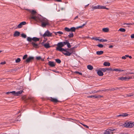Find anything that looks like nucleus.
Returning a JSON list of instances; mask_svg holds the SVG:
<instances>
[{
    "mask_svg": "<svg viewBox=\"0 0 134 134\" xmlns=\"http://www.w3.org/2000/svg\"><path fill=\"white\" fill-rule=\"evenodd\" d=\"M29 12L31 13L29 17L30 19L40 21L41 23V26L43 27H45L47 25H49L48 20L46 18L37 16L36 12L35 10H29Z\"/></svg>",
    "mask_w": 134,
    "mask_h": 134,
    "instance_id": "nucleus-1",
    "label": "nucleus"
},
{
    "mask_svg": "<svg viewBox=\"0 0 134 134\" xmlns=\"http://www.w3.org/2000/svg\"><path fill=\"white\" fill-rule=\"evenodd\" d=\"M57 47L56 48V50H58L62 52H63V50H64V49L62 48V47L64 46L62 42L58 43L57 44Z\"/></svg>",
    "mask_w": 134,
    "mask_h": 134,
    "instance_id": "nucleus-2",
    "label": "nucleus"
},
{
    "mask_svg": "<svg viewBox=\"0 0 134 134\" xmlns=\"http://www.w3.org/2000/svg\"><path fill=\"white\" fill-rule=\"evenodd\" d=\"M134 126V122H126L124 124V126L126 127L131 128Z\"/></svg>",
    "mask_w": 134,
    "mask_h": 134,
    "instance_id": "nucleus-3",
    "label": "nucleus"
},
{
    "mask_svg": "<svg viewBox=\"0 0 134 134\" xmlns=\"http://www.w3.org/2000/svg\"><path fill=\"white\" fill-rule=\"evenodd\" d=\"M41 35L44 38L47 36L49 37L52 36V33H51L49 31L47 30L45 31L43 35Z\"/></svg>",
    "mask_w": 134,
    "mask_h": 134,
    "instance_id": "nucleus-4",
    "label": "nucleus"
},
{
    "mask_svg": "<svg viewBox=\"0 0 134 134\" xmlns=\"http://www.w3.org/2000/svg\"><path fill=\"white\" fill-rule=\"evenodd\" d=\"M76 29V28L73 27H71L70 29H69L67 27H66L64 28V30L66 31H71V32H75Z\"/></svg>",
    "mask_w": 134,
    "mask_h": 134,
    "instance_id": "nucleus-5",
    "label": "nucleus"
},
{
    "mask_svg": "<svg viewBox=\"0 0 134 134\" xmlns=\"http://www.w3.org/2000/svg\"><path fill=\"white\" fill-rule=\"evenodd\" d=\"M115 130L113 128L109 129H107L104 132V134H110L111 133H113L112 131Z\"/></svg>",
    "mask_w": 134,
    "mask_h": 134,
    "instance_id": "nucleus-6",
    "label": "nucleus"
},
{
    "mask_svg": "<svg viewBox=\"0 0 134 134\" xmlns=\"http://www.w3.org/2000/svg\"><path fill=\"white\" fill-rule=\"evenodd\" d=\"M92 8L93 10L98 9H105L107 10H108L109 9L108 8H106V7L105 6H102L100 5H98L94 7H93Z\"/></svg>",
    "mask_w": 134,
    "mask_h": 134,
    "instance_id": "nucleus-7",
    "label": "nucleus"
},
{
    "mask_svg": "<svg viewBox=\"0 0 134 134\" xmlns=\"http://www.w3.org/2000/svg\"><path fill=\"white\" fill-rule=\"evenodd\" d=\"M34 59V57H33L30 56L28 57L24 61V62L26 63H27L30 62L31 61Z\"/></svg>",
    "mask_w": 134,
    "mask_h": 134,
    "instance_id": "nucleus-8",
    "label": "nucleus"
},
{
    "mask_svg": "<svg viewBox=\"0 0 134 134\" xmlns=\"http://www.w3.org/2000/svg\"><path fill=\"white\" fill-rule=\"evenodd\" d=\"M23 92V91L22 90L20 91L17 92H16L15 91H12L13 94L15 96H19L20 94H21Z\"/></svg>",
    "mask_w": 134,
    "mask_h": 134,
    "instance_id": "nucleus-9",
    "label": "nucleus"
},
{
    "mask_svg": "<svg viewBox=\"0 0 134 134\" xmlns=\"http://www.w3.org/2000/svg\"><path fill=\"white\" fill-rule=\"evenodd\" d=\"M131 78V77H119L118 78V79L119 80H121V81H127Z\"/></svg>",
    "mask_w": 134,
    "mask_h": 134,
    "instance_id": "nucleus-10",
    "label": "nucleus"
},
{
    "mask_svg": "<svg viewBox=\"0 0 134 134\" xmlns=\"http://www.w3.org/2000/svg\"><path fill=\"white\" fill-rule=\"evenodd\" d=\"M67 49H65L64 50H63V51H64L65 52L63 53L64 55L66 56H70L71 55V53L67 51Z\"/></svg>",
    "mask_w": 134,
    "mask_h": 134,
    "instance_id": "nucleus-11",
    "label": "nucleus"
},
{
    "mask_svg": "<svg viewBox=\"0 0 134 134\" xmlns=\"http://www.w3.org/2000/svg\"><path fill=\"white\" fill-rule=\"evenodd\" d=\"M31 44L34 47L36 48H38L39 47L38 44L36 43V42H32Z\"/></svg>",
    "mask_w": 134,
    "mask_h": 134,
    "instance_id": "nucleus-12",
    "label": "nucleus"
},
{
    "mask_svg": "<svg viewBox=\"0 0 134 134\" xmlns=\"http://www.w3.org/2000/svg\"><path fill=\"white\" fill-rule=\"evenodd\" d=\"M26 24V22L25 21L22 22L18 25L17 27L19 28H21L22 27L23 25H25Z\"/></svg>",
    "mask_w": 134,
    "mask_h": 134,
    "instance_id": "nucleus-13",
    "label": "nucleus"
},
{
    "mask_svg": "<svg viewBox=\"0 0 134 134\" xmlns=\"http://www.w3.org/2000/svg\"><path fill=\"white\" fill-rule=\"evenodd\" d=\"M48 64L49 65L52 67H54L55 66V64L53 62L49 61Z\"/></svg>",
    "mask_w": 134,
    "mask_h": 134,
    "instance_id": "nucleus-14",
    "label": "nucleus"
},
{
    "mask_svg": "<svg viewBox=\"0 0 134 134\" xmlns=\"http://www.w3.org/2000/svg\"><path fill=\"white\" fill-rule=\"evenodd\" d=\"M20 35V33L18 31H15L13 35L14 37H18Z\"/></svg>",
    "mask_w": 134,
    "mask_h": 134,
    "instance_id": "nucleus-15",
    "label": "nucleus"
},
{
    "mask_svg": "<svg viewBox=\"0 0 134 134\" xmlns=\"http://www.w3.org/2000/svg\"><path fill=\"white\" fill-rule=\"evenodd\" d=\"M50 100L51 101L54 103H57L59 102V101L57 99L52 98H51L50 99Z\"/></svg>",
    "mask_w": 134,
    "mask_h": 134,
    "instance_id": "nucleus-16",
    "label": "nucleus"
},
{
    "mask_svg": "<svg viewBox=\"0 0 134 134\" xmlns=\"http://www.w3.org/2000/svg\"><path fill=\"white\" fill-rule=\"evenodd\" d=\"M39 40L40 39L39 38L36 37H34L32 38V41H33V42H36L37 41H39Z\"/></svg>",
    "mask_w": 134,
    "mask_h": 134,
    "instance_id": "nucleus-17",
    "label": "nucleus"
},
{
    "mask_svg": "<svg viewBox=\"0 0 134 134\" xmlns=\"http://www.w3.org/2000/svg\"><path fill=\"white\" fill-rule=\"evenodd\" d=\"M43 46L46 48H49L51 47V46H49V43H45L44 44Z\"/></svg>",
    "mask_w": 134,
    "mask_h": 134,
    "instance_id": "nucleus-18",
    "label": "nucleus"
},
{
    "mask_svg": "<svg viewBox=\"0 0 134 134\" xmlns=\"http://www.w3.org/2000/svg\"><path fill=\"white\" fill-rule=\"evenodd\" d=\"M97 74L100 76H102L103 75V72L100 70H98L97 71Z\"/></svg>",
    "mask_w": 134,
    "mask_h": 134,
    "instance_id": "nucleus-19",
    "label": "nucleus"
},
{
    "mask_svg": "<svg viewBox=\"0 0 134 134\" xmlns=\"http://www.w3.org/2000/svg\"><path fill=\"white\" fill-rule=\"evenodd\" d=\"M74 35L73 33L72 32H71L67 36L68 38H71L73 37H74Z\"/></svg>",
    "mask_w": 134,
    "mask_h": 134,
    "instance_id": "nucleus-20",
    "label": "nucleus"
},
{
    "mask_svg": "<svg viewBox=\"0 0 134 134\" xmlns=\"http://www.w3.org/2000/svg\"><path fill=\"white\" fill-rule=\"evenodd\" d=\"M103 65L105 66H109L110 65V63L108 62H105L104 63Z\"/></svg>",
    "mask_w": 134,
    "mask_h": 134,
    "instance_id": "nucleus-21",
    "label": "nucleus"
},
{
    "mask_svg": "<svg viewBox=\"0 0 134 134\" xmlns=\"http://www.w3.org/2000/svg\"><path fill=\"white\" fill-rule=\"evenodd\" d=\"M103 51H100L97 52L96 54L98 55H101L103 53Z\"/></svg>",
    "mask_w": 134,
    "mask_h": 134,
    "instance_id": "nucleus-22",
    "label": "nucleus"
},
{
    "mask_svg": "<svg viewBox=\"0 0 134 134\" xmlns=\"http://www.w3.org/2000/svg\"><path fill=\"white\" fill-rule=\"evenodd\" d=\"M87 68L88 69L90 70H91L93 69V67L90 65H88L87 66Z\"/></svg>",
    "mask_w": 134,
    "mask_h": 134,
    "instance_id": "nucleus-23",
    "label": "nucleus"
},
{
    "mask_svg": "<svg viewBox=\"0 0 134 134\" xmlns=\"http://www.w3.org/2000/svg\"><path fill=\"white\" fill-rule=\"evenodd\" d=\"M103 31L105 32H107L109 31V29L107 28H104L102 29Z\"/></svg>",
    "mask_w": 134,
    "mask_h": 134,
    "instance_id": "nucleus-24",
    "label": "nucleus"
},
{
    "mask_svg": "<svg viewBox=\"0 0 134 134\" xmlns=\"http://www.w3.org/2000/svg\"><path fill=\"white\" fill-rule=\"evenodd\" d=\"M27 40L29 42H31L32 41V38L28 37L27 38Z\"/></svg>",
    "mask_w": 134,
    "mask_h": 134,
    "instance_id": "nucleus-25",
    "label": "nucleus"
},
{
    "mask_svg": "<svg viewBox=\"0 0 134 134\" xmlns=\"http://www.w3.org/2000/svg\"><path fill=\"white\" fill-rule=\"evenodd\" d=\"M124 70H121V69H114L113 70V71H119V72H122L124 71Z\"/></svg>",
    "mask_w": 134,
    "mask_h": 134,
    "instance_id": "nucleus-26",
    "label": "nucleus"
},
{
    "mask_svg": "<svg viewBox=\"0 0 134 134\" xmlns=\"http://www.w3.org/2000/svg\"><path fill=\"white\" fill-rule=\"evenodd\" d=\"M69 51V52L71 53V54L72 53H73L74 52L73 48H71V49H68Z\"/></svg>",
    "mask_w": 134,
    "mask_h": 134,
    "instance_id": "nucleus-27",
    "label": "nucleus"
},
{
    "mask_svg": "<svg viewBox=\"0 0 134 134\" xmlns=\"http://www.w3.org/2000/svg\"><path fill=\"white\" fill-rule=\"evenodd\" d=\"M36 58L37 60H39L41 59L42 61L44 60V59H42L41 58L40 56L37 57Z\"/></svg>",
    "mask_w": 134,
    "mask_h": 134,
    "instance_id": "nucleus-28",
    "label": "nucleus"
},
{
    "mask_svg": "<svg viewBox=\"0 0 134 134\" xmlns=\"http://www.w3.org/2000/svg\"><path fill=\"white\" fill-rule=\"evenodd\" d=\"M55 61L56 62L59 64H60L61 62V60L59 59H55Z\"/></svg>",
    "mask_w": 134,
    "mask_h": 134,
    "instance_id": "nucleus-29",
    "label": "nucleus"
},
{
    "mask_svg": "<svg viewBox=\"0 0 134 134\" xmlns=\"http://www.w3.org/2000/svg\"><path fill=\"white\" fill-rule=\"evenodd\" d=\"M86 23L83 24L82 26H80L78 27H77L76 28V29H78L79 28H82L84 26H85L86 24Z\"/></svg>",
    "mask_w": 134,
    "mask_h": 134,
    "instance_id": "nucleus-30",
    "label": "nucleus"
},
{
    "mask_svg": "<svg viewBox=\"0 0 134 134\" xmlns=\"http://www.w3.org/2000/svg\"><path fill=\"white\" fill-rule=\"evenodd\" d=\"M119 31L122 32H125V31L126 30L124 28H120L119 30Z\"/></svg>",
    "mask_w": 134,
    "mask_h": 134,
    "instance_id": "nucleus-31",
    "label": "nucleus"
},
{
    "mask_svg": "<svg viewBox=\"0 0 134 134\" xmlns=\"http://www.w3.org/2000/svg\"><path fill=\"white\" fill-rule=\"evenodd\" d=\"M21 36L24 38H25L27 36L26 34H21Z\"/></svg>",
    "mask_w": 134,
    "mask_h": 134,
    "instance_id": "nucleus-32",
    "label": "nucleus"
},
{
    "mask_svg": "<svg viewBox=\"0 0 134 134\" xmlns=\"http://www.w3.org/2000/svg\"><path fill=\"white\" fill-rule=\"evenodd\" d=\"M21 61L20 58H18L15 60V62L16 63H18L20 62Z\"/></svg>",
    "mask_w": 134,
    "mask_h": 134,
    "instance_id": "nucleus-33",
    "label": "nucleus"
},
{
    "mask_svg": "<svg viewBox=\"0 0 134 134\" xmlns=\"http://www.w3.org/2000/svg\"><path fill=\"white\" fill-rule=\"evenodd\" d=\"M99 41L101 42H106L107 41V40L104 39H99Z\"/></svg>",
    "mask_w": 134,
    "mask_h": 134,
    "instance_id": "nucleus-34",
    "label": "nucleus"
},
{
    "mask_svg": "<svg viewBox=\"0 0 134 134\" xmlns=\"http://www.w3.org/2000/svg\"><path fill=\"white\" fill-rule=\"evenodd\" d=\"M54 33L56 35H57V34H63V32L61 31H58L57 32H54Z\"/></svg>",
    "mask_w": 134,
    "mask_h": 134,
    "instance_id": "nucleus-35",
    "label": "nucleus"
},
{
    "mask_svg": "<svg viewBox=\"0 0 134 134\" xmlns=\"http://www.w3.org/2000/svg\"><path fill=\"white\" fill-rule=\"evenodd\" d=\"M28 55L27 54H25L24 55L23 58V59H25L26 58H27V57Z\"/></svg>",
    "mask_w": 134,
    "mask_h": 134,
    "instance_id": "nucleus-36",
    "label": "nucleus"
},
{
    "mask_svg": "<svg viewBox=\"0 0 134 134\" xmlns=\"http://www.w3.org/2000/svg\"><path fill=\"white\" fill-rule=\"evenodd\" d=\"M126 97H130L133 96V94L132 93H131L128 94H126Z\"/></svg>",
    "mask_w": 134,
    "mask_h": 134,
    "instance_id": "nucleus-37",
    "label": "nucleus"
},
{
    "mask_svg": "<svg viewBox=\"0 0 134 134\" xmlns=\"http://www.w3.org/2000/svg\"><path fill=\"white\" fill-rule=\"evenodd\" d=\"M62 42L63 43V44H64V46L65 45L67 44L69 42L67 41H66L65 42Z\"/></svg>",
    "mask_w": 134,
    "mask_h": 134,
    "instance_id": "nucleus-38",
    "label": "nucleus"
},
{
    "mask_svg": "<svg viewBox=\"0 0 134 134\" xmlns=\"http://www.w3.org/2000/svg\"><path fill=\"white\" fill-rule=\"evenodd\" d=\"M128 114L126 113H123L122 114V116L123 117H126L128 116Z\"/></svg>",
    "mask_w": 134,
    "mask_h": 134,
    "instance_id": "nucleus-39",
    "label": "nucleus"
},
{
    "mask_svg": "<svg viewBox=\"0 0 134 134\" xmlns=\"http://www.w3.org/2000/svg\"><path fill=\"white\" fill-rule=\"evenodd\" d=\"M88 97L89 98H93V97H94L95 98H97L98 97L96 96H89Z\"/></svg>",
    "mask_w": 134,
    "mask_h": 134,
    "instance_id": "nucleus-40",
    "label": "nucleus"
},
{
    "mask_svg": "<svg viewBox=\"0 0 134 134\" xmlns=\"http://www.w3.org/2000/svg\"><path fill=\"white\" fill-rule=\"evenodd\" d=\"M97 46L99 48H102L103 47V45L101 44H98Z\"/></svg>",
    "mask_w": 134,
    "mask_h": 134,
    "instance_id": "nucleus-41",
    "label": "nucleus"
},
{
    "mask_svg": "<svg viewBox=\"0 0 134 134\" xmlns=\"http://www.w3.org/2000/svg\"><path fill=\"white\" fill-rule=\"evenodd\" d=\"M107 71H113V70L111 68H107Z\"/></svg>",
    "mask_w": 134,
    "mask_h": 134,
    "instance_id": "nucleus-42",
    "label": "nucleus"
},
{
    "mask_svg": "<svg viewBox=\"0 0 134 134\" xmlns=\"http://www.w3.org/2000/svg\"><path fill=\"white\" fill-rule=\"evenodd\" d=\"M26 97L25 96H24L22 98L23 100H24L26 102H27L26 100Z\"/></svg>",
    "mask_w": 134,
    "mask_h": 134,
    "instance_id": "nucleus-43",
    "label": "nucleus"
},
{
    "mask_svg": "<svg viewBox=\"0 0 134 134\" xmlns=\"http://www.w3.org/2000/svg\"><path fill=\"white\" fill-rule=\"evenodd\" d=\"M81 124H82L85 127H86V128H88V129L89 128L88 127L87 125H85V124H83L81 123Z\"/></svg>",
    "mask_w": 134,
    "mask_h": 134,
    "instance_id": "nucleus-44",
    "label": "nucleus"
},
{
    "mask_svg": "<svg viewBox=\"0 0 134 134\" xmlns=\"http://www.w3.org/2000/svg\"><path fill=\"white\" fill-rule=\"evenodd\" d=\"M107 68H102L101 69V70L103 71L104 72H105L106 71H107Z\"/></svg>",
    "mask_w": 134,
    "mask_h": 134,
    "instance_id": "nucleus-45",
    "label": "nucleus"
},
{
    "mask_svg": "<svg viewBox=\"0 0 134 134\" xmlns=\"http://www.w3.org/2000/svg\"><path fill=\"white\" fill-rule=\"evenodd\" d=\"M75 73H76V74H79L81 75L82 74V73H80L78 71H75Z\"/></svg>",
    "mask_w": 134,
    "mask_h": 134,
    "instance_id": "nucleus-46",
    "label": "nucleus"
},
{
    "mask_svg": "<svg viewBox=\"0 0 134 134\" xmlns=\"http://www.w3.org/2000/svg\"><path fill=\"white\" fill-rule=\"evenodd\" d=\"M67 44V46L68 47V48H70L71 47V46L70 45V43H69V42H68V44Z\"/></svg>",
    "mask_w": 134,
    "mask_h": 134,
    "instance_id": "nucleus-47",
    "label": "nucleus"
},
{
    "mask_svg": "<svg viewBox=\"0 0 134 134\" xmlns=\"http://www.w3.org/2000/svg\"><path fill=\"white\" fill-rule=\"evenodd\" d=\"M92 39L94 40H96V41L99 40V39L96 38H95L93 37H92Z\"/></svg>",
    "mask_w": 134,
    "mask_h": 134,
    "instance_id": "nucleus-48",
    "label": "nucleus"
},
{
    "mask_svg": "<svg viewBox=\"0 0 134 134\" xmlns=\"http://www.w3.org/2000/svg\"><path fill=\"white\" fill-rule=\"evenodd\" d=\"M131 38L132 39L134 38V34H132L131 36Z\"/></svg>",
    "mask_w": 134,
    "mask_h": 134,
    "instance_id": "nucleus-49",
    "label": "nucleus"
},
{
    "mask_svg": "<svg viewBox=\"0 0 134 134\" xmlns=\"http://www.w3.org/2000/svg\"><path fill=\"white\" fill-rule=\"evenodd\" d=\"M12 93L13 94V93L12 92H12H7L6 93V94H9V93Z\"/></svg>",
    "mask_w": 134,
    "mask_h": 134,
    "instance_id": "nucleus-50",
    "label": "nucleus"
},
{
    "mask_svg": "<svg viewBox=\"0 0 134 134\" xmlns=\"http://www.w3.org/2000/svg\"><path fill=\"white\" fill-rule=\"evenodd\" d=\"M122 59H125L126 58L125 57V56H124L122 57Z\"/></svg>",
    "mask_w": 134,
    "mask_h": 134,
    "instance_id": "nucleus-51",
    "label": "nucleus"
},
{
    "mask_svg": "<svg viewBox=\"0 0 134 134\" xmlns=\"http://www.w3.org/2000/svg\"><path fill=\"white\" fill-rule=\"evenodd\" d=\"M124 24V25L126 24V25H131L132 24L129 23H125Z\"/></svg>",
    "mask_w": 134,
    "mask_h": 134,
    "instance_id": "nucleus-52",
    "label": "nucleus"
},
{
    "mask_svg": "<svg viewBox=\"0 0 134 134\" xmlns=\"http://www.w3.org/2000/svg\"><path fill=\"white\" fill-rule=\"evenodd\" d=\"M78 18V16H76L74 19V20H75L77 18Z\"/></svg>",
    "mask_w": 134,
    "mask_h": 134,
    "instance_id": "nucleus-53",
    "label": "nucleus"
},
{
    "mask_svg": "<svg viewBox=\"0 0 134 134\" xmlns=\"http://www.w3.org/2000/svg\"><path fill=\"white\" fill-rule=\"evenodd\" d=\"M113 47V46L112 45H110L109 46V48H111Z\"/></svg>",
    "mask_w": 134,
    "mask_h": 134,
    "instance_id": "nucleus-54",
    "label": "nucleus"
},
{
    "mask_svg": "<svg viewBox=\"0 0 134 134\" xmlns=\"http://www.w3.org/2000/svg\"><path fill=\"white\" fill-rule=\"evenodd\" d=\"M5 62H1V64H5Z\"/></svg>",
    "mask_w": 134,
    "mask_h": 134,
    "instance_id": "nucleus-55",
    "label": "nucleus"
},
{
    "mask_svg": "<svg viewBox=\"0 0 134 134\" xmlns=\"http://www.w3.org/2000/svg\"><path fill=\"white\" fill-rule=\"evenodd\" d=\"M129 55H125V57L126 58V57H129Z\"/></svg>",
    "mask_w": 134,
    "mask_h": 134,
    "instance_id": "nucleus-56",
    "label": "nucleus"
},
{
    "mask_svg": "<svg viewBox=\"0 0 134 134\" xmlns=\"http://www.w3.org/2000/svg\"><path fill=\"white\" fill-rule=\"evenodd\" d=\"M122 116V114L119 115L118 116Z\"/></svg>",
    "mask_w": 134,
    "mask_h": 134,
    "instance_id": "nucleus-57",
    "label": "nucleus"
},
{
    "mask_svg": "<svg viewBox=\"0 0 134 134\" xmlns=\"http://www.w3.org/2000/svg\"><path fill=\"white\" fill-rule=\"evenodd\" d=\"M58 2H61V0H56Z\"/></svg>",
    "mask_w": 134,
    "mask_h": 134,
    "instance_id": "nucleus-58",
    "label": "nucleus"
},
{
    "mask_svg": "<svg viewBox=\"0 0 134 134\" xmlns=\"http://www.w3.org/2000/svg\"><path fill=\"white\" fill-rule=\"evenodd\" d=\"M129 57L130 59L132 58V57L131 56H129Z\"/></svg>",
    "mask_w": 134,
    "mask_h": 134,
    "instance_id": "nucleus-59",
    "label": "nucleus"
},
{
    "mask_svg": "<svg viewBox=\"0 0 134 134\" xmlns=\"http://www.w3.org/2000/svg\"><path fill=\"white\" fill-rule=\"evenodd\" d=\"M65 9V8H61V9H62V10H63V9Z\"/></svg>",
    "mask_w": 134,
    "mask_h": 134,
    "instance_id": "nucleus-60",
    "label": "nucleus"
},
{
    "mask_svg": "<svg viewBox=\"0 0 134 134\" xmlns=\"http://www.w3.org/2000/svg\"><path fill=\"white\" fill-rule=\"evenodd\" d=\"M128 134L127 133H121V134Z\"/></svg>",
    "mask_w": 134,
    "mask_h": 134,
    "instance_id": "nucleus-61",
    "label": "nucleus"
},
{
    "mask_svg": "<svg viewBox=\"0 0 134 134\" xmlns=\"http://www.w3.org/2000/svg\"><path fill=\"white\" fill-rule=\"evenodd\" d=\"M29 99L30 100H31V98H29Z\"/></svg>",
    "mask_w": 134,
    "mask_h": 134,
    "instance_id": "nucleus-62",
    "label": "nucleus"
},
{
    "mask_svg": "<svg viewBox=\"0 0 134 134\" xmlns=\"http://www.w3.org/2000/svg\"><path fill=\"white\" fill-rule=\"evenodd\" d=\"M130 74H133V73H130Z\"/></svg>",
    "mask_w": 134,
    "mask_h": 134,
    "instance_id": "nucleus-63",
    "label": "nucleus"
},
{
    "mask_svg": "<svg viewBox=\"0 0 134 134\" xmlns=\"http://www.w3.org/2000/svg\"><path fill=\"white\" fill-rule=\"evenodd\" d=\"M2 51H1L0 50V53H1L2 52Z\"/></svg>",
    "mask_w": 134,
    "mask_h": 134,
    "instance_id": "nucleus-64",
    "label": "nucleus"
}]
</instances>
